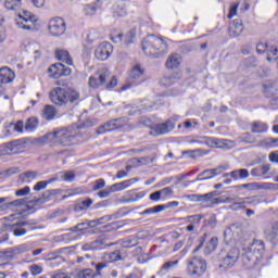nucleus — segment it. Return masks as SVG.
Masks as SVG:
<instances>
[{
  "label": "nucleus",
  "instance_id": "1",
  "mask_svg": "<svg viewBox=\"0 0 278 278\" xmlns=\"http://www.w3.org/2000/svg\"><path fill=\"white\" fill-rule=\"evenodd\" d=\"M33 142L39 147L45 144H51V147H55V144H60V147H71L75 144V136L71 135V131L66 129H55L42 137L35 138Z\"/></svg>",
  "mask_w": 278,
  "mask_h": 278
},
{
  "label": "nucleus",
  "instance_id": "2",
  "mask_svg": "<svg viewBox=\"0 0 278 278\" xmlns=\"http://www.w3.org/2000/svg\"><path fill=\"white\" fill-rule=\"evenodd\" d=\"M266 250L264 241L254 239V241L245 249L240 256L242 266L247 268H255L262 260H264V251Z\"/></svg>",
  "mask_w": 278,
  "mask_h": 278
},
{
  "label": "nucleus",
  "instance_id": "3",
  "mask_svg": "<svg viewBox=\"0 0 278 278\" xmlns=\"http://www.w3.org/2000/svg\"><path fill=\"white\" fill-rule=\"evenodd\" d=\"M79 100V92L73 89H65L62 87H55L50 91V101L54 103V105H66V103H75V101Z\"/></svg>",
  "mask_w": 278,
  "mask_h": 278
},
{
  "label": "nucleus",
  "instance_id": "4",
  "mask_svg": "<svg viewBox=\"0 0 278 278\" xmlns=\"http://www.w3.org/2000/svg\"><path fill=\"white\" fill-rule=\"evenodd\" d=\"M142 51L146 55H152L153 58H160L166 51V43L164 39L150 35L143 39Z\"/></svg>",
  "mask_w": 278,
  "mask_h": 278
},
{
  "label": "nucleus",
  "instance_id": "5",
  "mask_svg": "<svg viewBox=\"0 0 278 278\" xmlns=\"http://www.w3.org/2000/svg\"><path fill=\"white\" fill-rule=\"evenodd\" d=\"M108 79H110V71L101 70L94 76L89 77V86L90 88L96 89L104 86V88H106L108 90L116 88V86L118 85V79L116 78V76H112L109 83Z\"/></svg>",
  "mask_w": 278,
  "mask_h": 278
},
{
  "label": "nucleus",
  "instance_id": "6",
  "mask_svg": "<svg viewBox=\"0 0 278 278\" xmlns=\"http://www.w3.org/2000/svg\"><path fill=\"white\" fill-rule=\"evenodd\" d=\"M139 125H143V127H150V136H164V134H169L175 129V122L168 119L165 123L156 124L151 126V121L149 119H141Z\"/></svg>",
  "mask_w": 278,
  "mask_h": 278
},
{
  "label": "nucleus",
  "instance_id": "7",
  "mask_svg": "<svg viewBox=\"0 0 278 278\" xmlns=\"http://www.w3.org/2000/svg\"><path fill=\"white\" fill-rule=\"evenodd\" d=\"M38 20L36 16L29 11H24L23 13H20L17 18L15 20V24L18 27V29H23L24 31H36V22Z\"/></svg>",
  "mask_w": 278,
  "mask_h": 278
},
{
  "label": "nucleus",
  "instance_id": "8",
  "mask_svg": "<svg viewBox=\"0 0 278 278\" xmlns=\"http://www.w3.org/2000/svg\"><path fill=\"white\" fill-rule=\"evenodd\" d=\"M242 238V224L236 223L230 225L224 232V240L226 244H236Z\"/></svg>",
  "mask_w": 278,
  "mask_h": 278
},
{
  "label": "nucleus",
  "instance_id": "9",
  "mask_svg": "<svg viewBox=\"0 0 278 278\" xmlns=\"http://www.w3.org/2000/svg\"><path fill=\"white\" fill-rule=\"evenodd\" d=\"M206 270H207V263L205 262V260L201 257L194 256L188 263L189 275L201 277L202 275H205Z\"/></svg>",
  "mask_w": 278,
  "mask_h": 278
},
{
  "label": "nucleus",
  "instance_id": "10",
  "mask_svg": "<svg viewBox=\"0 0 278 278\" xmlns=\"http://www.w3.org/2000/svg\"><path fill=\"white\" fill-rule=\"evenodd\" d=\"M127 123H129L127 117L115 118L100 126L98 128V134H105V131H115V129H123V127H127Z\"/></svg>",
  "mask_w": 278,
  "mask_h": 278
},
{
  "label": "nucleus",
  "instance_id": "11",
  "mask_svg": "<svg viewBox=\"0 0 278 278\" xmlns=\"http://www.w3.org/2000/svg\"><path fill=\"white\" fill-rule=\"evenodd\" d=\"M51 36H62L66 31V22L62 17H54L49 23Z\"/></svg>",
  "mask_w": 278,
  "mask_h": 278
},
{
  "label": "nucleus",
  "instance_id": "12",
  "mask_svg": "<svg viewBox=\"0 0 278 278\" xmlns=\"http://www.w3.org/2000/svg\"><path fill=\"white\" fill-rule=\"evenodd\" d=\"M238 257H240V250L233 248L220 260L219 267L231 268L238 262Z\"/></svg>",
  "mask_w": 278,
  "mask_h": 278
},
{
  "label": "nucleus",
  "instance_id": "13",
  "mask_svg": "<svg viewBox=\"0 0 278 278\" xmlns=\"http://www.w3.org/2000/svg\"><path fill=\"white\" fill-rule=\"evenodd\" d=\"M113 51L114 48L112 47V43L104 41L98 46V48L94 51V55L97 60L105 62V60H108V58L112 55Z\"/></svg>",
  "mask_w": 278,
  "mask_h": 278
},
{
  "label": "nucleus",
  "instance_id": "14",
  "mask_svg": "<svg viewBox=\"0 0 278 278\" xmlns=\"http://www.w3.org/2000/svg\"><path fill=\"white\" fill-rule=\"evenodd\" d=\"M21 149H25V143L23 141H13L4 144V147L0 150V157L5 155H16Z\"/></svg>",
  "mask_w": 278,
  "mask_h": 278
},
{
  "label": "nucleus",
  "instance_id": "15",
  "mask_svg": "<svg viewBox=\"0 0 278 278\" xmlns=\"http://www.w3.org/2000/svg\"><path fill=\"white\" fill-rule=\"evenodd\" d=\"M181 79V71L177 70L174 73L166 74L164 77L161 78V86H165V88H168V86H173V84H177Z\"/></svg>",
  "mask_w": 278,
  "mask_h": 278
},
{
  "label": "nucleus",
  "instance_id": "16",
  "mask_svg": "<svg viewBox=\"0 0 278 278\" xmlns=\"http://www.w3.org/2000/svg\"><path fill=\"white\" fill-rule=\"evenodd\" d=\"M261 203H266L264 195H254L250 198L239 199L233 202V205H260Z\"/></svg>",
  "mask_w": 278,
  "mask_h": 278
},
{
  "label": "nucleus",
  "instance_id": "17",
  "mask_svg": "<svg viewBox=\"0 0 278 278\" xmlns=\"http://www.w3.org/2000/svg\"><path fill=\"white\" fill-rule=\"evenodd\" d=\"M244 31V26L240 20H235L229 24L228 33L231 38H238Z\"/></svg>",
  "mask_w": 278,
  "mask_h": 278
},
{
  "label": "nucleus",
  "instance_id": "18",
  "mask_svg": "<svg viewBox=\"0 0 278 278\" xmlns=\"http://www.w3.org/2000/svg\"><path fill=\"white\" fill-rule=\"evenodd\" d=\"M165 66L168 71L179 68V66H181V56L177 53L170 54L166 60Z\"/></svg>",
  "mask_w": 278,
  "mask_h": 278
},
{
  "label": "nucleus",
  "instance_id": "19",
  "mask_svg": "<svg viewBox=\"0 0 278 278\" xmlns=\"http://www.w3.org/2000/svg\"><path fill=\"white\" fill-rule=\"evenodd\" d=\"M14 81V73L10 67L0 68V84H11Z\"/></svg>",
  "mask_w": 278,
  "mask_h": 278
},
{
  "label": "nucleus",
  "instance_id": "20",
  "mask_svg": "<svg viewBox=\"0 0 278 278\" xmlns=\"http://www.w3.org/2000/svg\"><path fill=\"white\" fill-rule=\"evenodd\" d=\"M4 223H9V227H25L27 222H21V214H13L3 218Z\"/></svg>",
  "mask_w": 278,
  "mask_h": 278
},
{
  "label": "nucleus",
  "instance_id": "21",
  "mask_svg": "<svg viewBox=\"0 0 278 278\" xmlns=\"http://www.w3.org/2000/svg\"><path fill=\"white\" fill-rule=\"evenodd\" d=\"M264 233L270 242H278V224H273L269 228H266Z\"/></svg>",
  "mask_w": 278,
  "mask_h": 278
},
{
  "label": "nucleus",
  "instance_id": "22",
  "mask_svg": "<svg viewBox=\"0 0 278 278\" xmlns=\"http://www.w3.org/2000/svg\"><path fill=\"white\" fill-rule=\"evenodd\" d=\"M63 68H64V64L56 63L48 68V73L50 77H53V79H60V77H62Z\"/></svg>",
  "mask_w": 278,
  "mask_h": 278
},
{
  "label": "nucleus",
  "instance_id": "23",
  "mask_svg": "<svg viewBox=\"0 0 278 278\" xmlns=\"http://www.w3.org/2000/svg\"><path fill=\"white\" fill-rule=\"evenodd\" d=\"M252 134H266L268 131V124L264 122H253L251 124Z\"/></svg>",
  "mask_w": 278,
  "mask_h": 278
},
{
  "label": "nucleus",
  "instance_id": "24",
  "mask_svg": "<svg viewBox=\"0 0 278 278\" xmlns=\"http://www.w3.org/2000/svg\"><path fill=\"white\" fill-rule=\"evenodd\" d=\"M56 58L60 62L67 64V66H73V59L66 50H56Z\"/></svg>",
  "mask_w": 278,
  "mask_h": 278
},
{
  "label": "nucleus",
  "instance_id": "25",
  "mask_svg": "<svg viewBox=\"0 0 278 278\" xmlns=\"http://www.w3.org/2000/svg\"><path fill=\"white\" fill-rule=\"evenodd\" d=\"M58 114V111L55 110V106L53 105H46L42 111V117L46 118V121H53Z\"/></svg>",
  "mask_w": 278,
  "mask_h": 278
},
{
  "label": "nucleus",
  "instance_id": "26",
  "mask_svg": "<svg viewBox=\"0 0 278 278\" xmlns=\"http://www.w3.org/2000/svg\"><path fill=\"white\" fill-rule=\"evenodd\" d=\"M205 144L211 149H225V141L216 138H206Z\"/></svg>",
  "mask_w": 278,
  "mask_h": 278
},
{
  "label": "nucleus",
  "instance_id": "27",
  "mask_svg": "<svg viewBox=\"0 0 278 278\" xmlns=\"http://www.w3.org/2000/svg\"><path fill=\"white\" fill-rule=\"evenodd\" d=\"M11 205L13 207H25L26 201H25V199H17V200H14V201H12L8 204H3V205L0 206V212H3L5 210H8V207H10Z\"/></svg>",
  "mask_w": 278,
  "mask_h": 278
},
{
  "label": "nucleus",
  "instance_id": "28",
  "mask_svg": "<svg viewBox=\"0 0 278 278\" xmlns=\"http://www.w3.org/2000/svg\"><path fill=\"white\" fill-rule=\"evenodd\" d=\"M36 177H38L37 172H25L20 175V179H22L23 184H31Z\"/></svg>",
  "mask_w": 278,
  "mask_h": 278
},
{
  "label": "nucleus",
  "instance_id": "29",
  "mask_svg": "<svg viewBox=\"0 0 278 278\" xmlns=\"http://www.w3.org/2000/svg\"><path fill=\"white\" fill-rule=\"evenodd\" d=\"M216 247H218V238L212 237L210 241L206 243L205 253L210 255L213 251H216Z\"/></svg>",
  "mask_w": 278,
  "mask_h": 278
},
{
  "label": "nucleus",
  "instance_id": "30",
  "mask_svg": "<svg viewBox=\"0 0 278 278\" xmlns=\"http://www.w3.org/2000/svg\"><path fill=\"white\" fill-rule=\"evenodd\" d=\"M144 75V68H141L139 64L135 65L130 71L131 79H140Z\"/></svg>",
  "mask_w": 278,
  "mask_h": 278
},
{
  "label": "nucleus",
  "instance_id": "31",
  "mask_svg": "<svg viewBox=\"0 0 278 278\" xmlns=\"http://www.w3.org/2000/svg\"><path fill=\"white\" fill-rule=\"evenodd\" d=\"M58 178H50L49 180L39 181L34 186L35 192H40V190H45L49 184H53V181H56Z\"/></svg>",
  "mask_w": 278,
  "mask_h": 278
},
{
  "label": "nucleus",
  "instance_id": "32",
  "mask_svg": "<svg viewBox=\"0 0 278 278\" xmlns=\"http://www.w3.org/2000/svg\"><path fill=\"white\" fill-rule=\"evenodd\" d=\"M103 244V240H96L91 243H85L83 244V251H94L99 249Z\"/></svg>",
  "mask_w": 278,
  "mask_h": 278
},
{
  "label": "nucleus",
  "instance_id": "33",
  "mask_svg": "<svg viewBox=\"0 0 278 278\" xmlns=\"http://www.w3.org/2000/svg\"><path fill=\"white\" fill-rule=\"evenodd\" d=\"M38 127V119L36 117H30L27 119L24 129H26V131H34L35 129H37Z\"/></svg>",
  "mask_w": 278,
  "mask_h": 278
},
{
  "label": "nucleus",
  "instance_id": "34",
  "mask_svg": "<svg viewBox=\"0 0 278 278\" xmlns=\"http://www.w3.org/2000/svg\"><path fill=\"white\" fill-rule=\"evenodd\" d=\"M22 5V0H5L4 8L8 10H18V7Z\"/></svg>",
  "mask_w": 278,
  "mask_h": 278
},
{
  "label": "nucleus",
  "instance_id": "35",
  "mask_svg": "<svg viewBox=\"0 0 278 278\" xmlns=\"http://www.w3.org/2000/svg\"><path fill=\"white\" fill-rule=\"evenodd\" d=\"M74 278H94V273H92V269H83L74 274Z\"/></svg>",
  "mask_w": 278,
  "mask_h": 278
},
{
  "label": "nucleus",
  "instance_id": "36",
  "mask_svg": "<svg viewBox=\"0 0 278 278\" xmlns=\"http://www.w3.org/2000/svg\"><path fill=\"white\" fill-rule=\"evenodd\" d=\"M267 62H277L278 64V49L270 48L267 50Z\"/></svg>",
  "mask_w": 278,
  "mask_h": 278
},
{
  "label": "nucleus",
  "instance_id": "37",
  "mask_svg": "<svg viewBox=\"0 0 278 278\" xmlns=\"http://www.w3.org/2000/svg\"><path fill=\"white\" fill-rule=\"evenodd\" d=\"M205 173H210L211 176L204 177V179H212L216 177V175H222V173H225V166H219L217 168L207 169Z\"/></svg>",
  "mask_w": 278,
  "mask_h": 278
},
{
  "label": "nucleus",
  "instance_id": "38",
  "mask_svg": "<svg viewBox=\"0 0 278 278\" xmlns=\"http://www.w3.org/2000/svg\"><path fill=\"white\" fill-rule=\"evenodd\" d=\"M163 210H166L165 205H156L151 208H147L141 213V216H144L146 214H160V212H163Z\"/></svg>",
  "mask_w": 278,
  "mask_h": 278
},
{
  "label": "nucleus",
  "instance_id": "39",
  "mask_svg": "<svg viewBox=\"0 0 278 278\" xmlns=\"http://www.w3.org/2000/svg\"><path fill=\"white\" fill-rule=\"evenodd\" d=\"M239 5H240V2H232L230 4L229 13L227 15L228 18H233V16H237Z\"/></svg>",
  "mask_w": 278,
  "mask_h": 278
},
{
  "label": "nucleus",
  "instance_id": "40",
  "mask_svg": "<svg viewBox=\"0 0 278 278\" xmlns=\"http://www.w3.org/2000/svg\"><path fill=\"white\" fill-rule=\"evenodd\" d=\"M134 38H136V30H129L124 36V45H131L134 42Z\"/></svg>",
  "mask_w": 278,
  "mask_h": 278
},
{
  "label": "nucleus",
  "instance_id": "41",
  "mask_svg": "<svg viewBox=\"0 0 278 278\" xmlns=\"http://www.w3.org/2000/svg\"><path fill=\"white\" fill-rule=\"evenodd\" d=\"M59 177L63 181H73V179H75V173L74 172H62L59 174Z\"/></svg>",
  "mask_w": 278,
  "mask_h": 278
},
{
  "label": "nucleus",
  "instance_id": "42",
  "mask_svg": "<svg viewBox=\"0 0 278 278\" xmlns=\"http://www.w3.org/2000/svg\"><path fill=\"white\" fill-rule=\"evenodd\" d=\"M81 205L77 204L75 206V212H81L84 210H88V207L92 205V200L91 199L85 200L81 202Z\"/></svg>",
  "mask_w": 278,
  "mask_h": 278
},
{
  "label": "nucleus",
  "instance_id": "43",
  "mask_svg": "<svg viewBox=\"0 0 278 278\" xmlns=\"http://www.w3.org/2000/svg\"><path fill=\"white\" fill-rule=\"evenodd\" d=\"M177 264H179V261H168V262L164 263L163 266L161 267V273H162V270H164L165 273H168V270H170V268L177 266Z\"/></svg>",
  "mask_w": 278,
  "mask_h": 278
},
{
  "label": "nucleus",
  "instance_id": "44",
  "mask_svg": "<svg viewBox=\"0 0 278 278\" xmlns=\"http://www.w3.org/2000/svg\"><path fill=\"white\" fill-rule=\"evenodd\" d=\"M134 184H138V178H131L126 181L119 182V186L122 187V190H125L129 188V186H134Z\"/></svg>",
  "mask_w": 278,
  "mask_h": 278
},
{
  "label": "nucleus",
  "instance_id": "45",
  "mask_svg": "<svg viewBox=\"0 0 278 278\" xmlns=\"http://www.w3.org/2000/svg\"><path fill=\"white\" fill-rule=\"evenodd\" d=\"M30 274L36 277V275H41L42 266L34 264L29 266Z\"/></svg>",
  "mask_w": 278,
  "mask_h": 278
},
{
  "label": "nucleus",
  "instance_id": "46",
  "mask_svg": "<svg viewBox=\"0 0 278 278\" xmlns=\"http://www.w3.org/2000/svg\"><path fill=\"white\" fill-rule=\"evenodd\" d=\"M105 188V180L103 178H100L94 181L92 190H103Z\"/></svg>",
  "mask_w": 278,
  "mask_h": 278
},
{
  "label": "nucleus",
  "instance_id": "47",
  "mask_svg": "<svg viewBox=\"0 0 278 278\" xmlns=\"http://www.w3.org/2000/svg\"><path fill=\"white\" fill-rule=\"evenodd\" d=\"M31 192V189L29 187H24L22 189H18L15 191V197H27Z\"/></svg>",
  "mask_w": 278,
  "mask_h": 278
},
{
  "label": "nucleus",
  "instance_id": "48",
  "mask_svg": "<svg viewBox=\"0 0 278 278\" xmlns=\"http://www.w3.org/2000/svg\"><path fill=\"white\" fill-rule=\"evenodd\" d=\"M85 12L87 16H92L97 12V7H94L93 4H87L85 5Z\"/></svg>",
  "mask_w": 278,
  "mask_h": 278
},
{
  "label": "nucleus",
  "instance_id": "49",
  "mask_svg": "<svg viewBox=\"0 0 278 278\" xmlns=\"http://www.w3.org/2000/svg\"><path fill=\"white\" fill-rule=\"evenodd\" d=\"M51 278H75V273L67 275L66 273L59 271L52 275Z\"/></svg>",
  "mask_w": 278,
  "mask_h": 278
},
{
  "label": "nucleus",
  "instance_id": "50",
  "mask_svg": "<svg viewBox=\"0 0 278 278\" xmlns=\"http://www.w3.org/2000/svg\"><path fill=\"white\" fill-rule=\"evenodd\" d=\"M201 218H203L201 215H192L187 217L188 222L191 223V225H199V223H201Z\"/></svg>",
  "mask_w": 278,
  "mask_h": 278
},
{
  "label": "nucleus",
  "instance_id": "51",
  "mask_svg": "<svg viewBox=\"0 0 278 278\" xmlns=\"http://www.w3.org/2000/svg\"><path fill=\"white\" fill-rule=\"evenodd\" d=\"M240 188H245L247 190H257L260 188V184L257 182H250L241 185Z\"/></svg>",
  "mask_w": 278,
  "mask_h": 278
},
{
  "label": "nucleus",
  "instance_id": "52",
  "mask_svg": "<svg viewBox=\"0 0 278 278\" xmlns=\"http://www.w3.org/2000/svg\"><path fill=\"white\" fill-rule=\"evenodd\" d=\"M161 195L163 197H173V187H166L160 190Z\"/></svg>",
  "mask_w": 278,
  "mask_h": 278
},
{
  "label": "nucleus",
  "instance_id": "53",
  "mask_svg": "<svg viewBox=\"0 0 278 278\" xmlns=\"http://www.w3.org/2000/svg\"><path fill=\"white\" fill-rule=\"evenodd\" d=\"M256 51L257 53H266V51H268V45L261 42L256 46Z\"/></svg>",
  "mask_w": 278,
  "mask_h": 278
},
{
  "label": "nucleus",
  "instance_id": "54",
  "mask_svg": "<svg viewBox=\"0 0 278 278\" xmlns=\"http://www.w3.org/2000/svg\"><path fill=\"white\" fill-rule=\"evenodd\" d=\"M124 38H125V35H123V33H117L111 38V40H113L115 43H119V42H123Z\"/></svg>",
  "mask_w": 278,
  "mask_h": 278
},
{
  "label": "nucleus",
  "instance_id": "55",
  "mask_svg": "<svg viewBox=\"0 0 278 278\" xmlns=\"http://www.w3.org/2000/svg\"><path fill=\"white\" fill-rule=\"evenodd\" d=\"M24 127H25V125L23 124V121H18L14 125V131H16L17 134H23V128Z\"/></svg>",
  "mask_w": 278,
  "mask_h": 278
},
{
  "label": "nucleus",
  "instance_id": "56",
  "mask_svg": "<svg viewBox=\"0 0 278 278\" xmlns=\"http://www.w3.org/2000/svg\"><path fill=\"white\" fill-rule=\"evenodd\" d=\"M110 260L113 261V262H118L122 260L121 257V252L119 251H115V252H112L110 254Z\"/></svg>",
  "mask_w": 278,
  "mask_h": 278
},
{
  "label": "nucleus",
  "instance_id": "57",
  "mask_svg": "<svg viewBox=\"0 0 278 278\" xmlns=\"http://www.w3.org/2000/svg\"><path fill=\"white\" fill-rule=\"evenodd\" d=\"M213 198H214V192H210L206 194H200V197H199L200 201H212Z\"/></svg>",
  "mask_w": 278,
  "mask_h": 278
},
{
  "label": "nucleus",
  "instance_id": "58",
  "mask_svg": "<svg viewBox=\"0 0 278 278\" xmlns=\"http://www.w3.org/2000/svg\"><path fill=\"white\" fill-rule=\"evenodd\" d=\"M207 169H205L204 172H202L195 179V181H205V177H212V174L210 173H205Z\"/></svg>",
  "mask_w": 278,
  "mask_h": 278
},
{
  "label": "nucleus",
  "instance_id": "59",
  "mask_svg": "<svg viewBox=\"0 0 278 278\" xmlns=\"http://www.w3.org/2000/svg\"><path fill=\"white\" fill-rule=\"evenodd\" d=\"M160 199H162V192L160 190L150 194L151 201H160Z\"/></svg>",
  "mask_w": 278,
  "mask_h": 278
},
{
  "label": "nucleus",
  "instance_id": "60",
  "mask_svg": "<svg viewBox=\"0 0 278 278\" xmlns=\"http://www.w3.org/2000/svg\"><path fill=\"white\" fill-rule=\"evenodd\" d=\"M122 244H123V247L131 248V247H136V244H138V241L128 239V240L124 241Z\"/></svg>",
  "mask_w": 278,
  "mask_h": 278
},
{
  "label": "nucleus",
  "instance_id": "61",
  "mask_svg": "<svg viewBox=\"0 0 278 278\" xmlns=\"http://www.w3.org/2000/svg\"><path fill=\"white\" fill-rule=\"evenodd\" d=\"M17 253H27L29 251V245L22 244L16 248Z\"/></svg>",
  "mask_w": 278,
  "mask_h": 278
},
{
  "label": "nucleus",
  "instance_id": "62",
  "mask_svg": "<svg viewBox=\"0 0 278 278\" xmlns=\"http://www.w3.org/2000/svg\"><path fill=\"white\" fill-rule=\"evenodd\" d=\"M240 179H247L249 177V169H239Z\"/></svg>",
  "mask_w": 278,
  "mask_h": 278
},
{
  "label": "nucleus",
  "instance_id": "63",
  "mask_svg": "<svg viewBox=\"0 0 278 278\" xmlns=\"http://www.w3.org/2000/svg\"><path fill=\"white\" fill-rule=\"evenodd\" d=\"M35 8H45L46 0H31Z\"/></svg>",
  "mask_w": 278,
  "mask_h": 278
},
{
  "label": "nucleus",
  "instance_id": "64",
  "mask_svg": "<svg viewBox=\"0 0 278 278\" xmlns=\"http://www.w3.org/2000/svg\"><path fill=\"white\" fill-rule=\"evenodd\" d=\"M269 162H275V163L278 162V153L277 152H271L269 154Z\"/></svg>",
  "mask_w": 278,
  "mask_h": 278
}]
</instances>
